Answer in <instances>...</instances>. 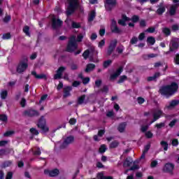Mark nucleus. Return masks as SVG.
Segmentation results:
<instances>
[{"instance_id":"nucleus-38","label":"nucleus","mask_w":179,"mask_h":179,"mask_svg":"<svg viewBox=\"0 0 179 179\" xmlns=\"http://www.w3.org/2000/svg\"><path fill=\"white\" fill-rule=\"evenodd\" d=\"M8 96V91L7 90H3L1 92V97L3 100H5Z\"/></svg>"},{"instance_id":"nucleus-63","label":"nucleus","mask_w":179,"mask_h":179,"mask_svg":"<svg viewBox=\"0 0 179 179\" xmlns=\"http://www.w3.org/2000/svg\"><path fill=\"white\" fill-rule=\"evenodd\" d=\"M144 38H145V33L140 34L138 36V40H140V41H142V40H143Z\"/></svg>"},{"instance_id":"nucleus-64","label":"nucleus","mask_w":179,"mask_h":179,"mask_svg":"<svg viewBox=\"0 0 179 179\" xmlns=\"http://www.w3.org/2000/svg\"><path fill=\"white\" fill-rule=\"evenodd\" d=\"M175 62L177 65H179V55L177 54L175 58Z\"/></svg>"},{"instance_id":"nucleus-5","label":"nucleus","mask_w":179,"mask_h":179,"mask_svg":"<svg viewBox=\"0 0 179 179\" xmlns=\"http://www.w3.org/2000/svg\"><path fill=\"white\" fill-rule=\"evenodd\" d=\"M117 6V0H105V8L106 10H113Z\"/></svg>"},{"instance_id":"nucleus-17","label":"nucleus","mask_w":179,"mask_h":179,"mask_svg":"<svg viewBox=\"0 0 179 179\" xmlns=\"http://www.w3.org/2000/svg\"><path fill=\"white\" fill-rule=\"evenodd\" d=\"M26 117H35V115H39L38 112L34 110H28L24 113Z\"/></svg>"},{"instance_id":"nucleus-24","label":"nucleus","mask_w":179,"mask_h":179,"mask_svg":"<svg viewBox=\"0 0 179 179\" xmlns=\"http://www.w3.org/2000/svg\"><path fill=\"white\" fill-rule=\"evenodd\" d=\"M96 17V11L92 10L88 15V22H93Z\"/></svg>"},{"instance_id":"nucleus-18","label":"nucleus","mask_w":179,"mask_h":179,"mask_svg":"<svg viewBox=\"0 0 179 179\" xmlns=\"http://www.w3.org/2000/svg\"><path fill=\"white\" fill-rule=\"evenodd\" d=\"M122 73V67H120L115 73L110 75V80H114V79H117L120 75Z\"/></svg>"},{"instance_id":"nucleus-30","label":"nucleus","mask_w":179,"mask_h":179,"mask_svg":"<svg viewBox=\"0 0 179 179\" xmlns=\"http://www.w3.org/2000/svg\"><path fill=\"white\" fill-rule=\"evenodd\" d=\"M98 179H113V177L111 176H104V174L103 173H99L96 176Z\"/></svg>"},{"instance_id":"nucleus-45","label":"nucleus","mask_w":179,"mask_h":179,"mask_svg":"<svg viewBox=\"0 0 179 179\" xmlns=\"http://www.w3.org/2000/svg\"><path fill=\"white\" fill-rule=\"evenodd\" d=\"M106 150H107V146H106V145H101V147L99 148V152L104 153L106 152Z\"/></svg>"},{"instance_id":"nucleus-47","label":"nucleus","mask_w":179,"mask_h":179,"mask_svg":"<svg viewBox=\"0 0 179 179\" xmlns=\"http://www.w3.org/2000/svg\"><path fill=\"white\" fill-rule=\"evenodd\" d=\"M147 33H155L156 31V28L155 27H149L146 29Z\"/></svg>"},{"instance_id":"nucleus-52","label":"nucleus","mask_w":179,"mask_h":179,"mask_svg":"<svg viewBox=\"0 0 179 179\" xmlns=\"http://www.w3.org/2000/svg\"><path fill=\"white\" fill-rule=\"evenodd\" d=\"M15 132L13 131H8L3 134V136H10V135H13Z\"/></svg>"},{"instance_id":"nucleus-2","label":"nucleus","mask_w":179,"mask_h":179,"mask_svg":"<svg viewBox=\"0 0 179 179\" xmlns=\"http://www.w3.org/2000/svg\"><path fill=\"white\" fill-rule=\"evenodd\" d=\"M68 2H69V6L67 8L66 15L67 16H70V15H72V13L75 12L76 8L79 7V1L68 0Z\"/></svg>"},{"instance_id":"nucleus-44","label":"nucleus","mask_w":179,"mask_h":179,"mask_svg":"<svg viewBox=\"0 0 179 179\" xmlns=\"http://www.w3.org/2000/svg\"><path fill=\"white\" fill-rule=\"evenodd\" d=\"M0 121L6 122L8 121V116L6 115H0Z\"/></svg>"},{"instance_id":"nucleus-7","label":"nucleus","mask_w":179,"mask_h":179,"mask_svg":"<svg viewBox=\"0 0 179 179\" xmlns=\"http://www.w3.org/2000/svg\"><path fill=\"white\" fill-rule=\"evenodd\" d=\"M62 21L55 16L52 17V27L55 29H59L62 26Z\"/></svg>"},{"instance_id":"nucleus-62","label":"nucleus","mask_w":179,"mask_h":179,"mask_svg":"<svg viewBox=\"0 0 179 179\" xmlns=\"http://www.w3.org/2000/svg\"><path fill=\"white\" fill-rule=\"evenodd\" d=\"M140 26L141 27H146V21H145V20H141Z\"/></svg>"},{"instance_id":"nucleus-6","label":"nucleus","mask_w":179,"mask_h":179,"mask_svg":"<svg viewBox=\"0 0 179 179\" xmlns=\"http://www.w3.org/2000/svg\"><path fill=\"white\" fill-rule=\"evenodd\" d=\"M38 128L41 129L42 132L45 133L48 132L49 129L47 125H45V119H44V116H42L41 119L39 120V122L38 123Z\"/></svg>"},{"instance_id":"nucleus-55","label":"nucleus","mask_w":179,"mask_h":179,"mask_svg":"<svg viewBox=\"0 0 179 179\" xmlns=\"http://www.w3.org/2000/svg\"><path fill=\"white\" fill-rule=\"evenodd\" d=\"M130 43L131 44H136V43H138V38L136 36L133 37L131 39Z\"/></svg>"},{"instance_id":"nucleus-42","label":"nucleus","mask_w":179,"mask_h":179,"mask_svg":"<svg viewBox=\"0 0 179 179\" xmlns=\"http://www.w3.org/2000/svg\"><path fill=\"white\" fill-rule=\"evenodd\" d=\"M164 127H166V123L165 122H161V123L155 124V128H157V129L164 128Z\"/></svg>"},{"instance_id":"nucleus-49","label":"nucleus","mask_w":179,"mask_h":179,"mask_svg":"<svg viewBox=\"0 0 179 179\" xmlns=\"http://www.w3.org/2000/svg\"><path fill=\"white\" fill-rule=\"evenodd\" d=\"M106 44V41L104 39H102L99 43V45H98V47L99 48H103V47H104Z\"/></svg>"},{"instance_id":"nucleus-21","label":"nucleus","mask_w":179,"mask_h":179,"mask_svg":"<svg viewBox=\"0 0 179 179\" xmlns=\"http://www.w3.org/2000/svg\"><path fill=\"white\" fill-rule=\"evenodd\" d=\"M179 105V100L177 99H174L172 100L170 103L169 106H166V108H174V107H177V106Z\"/></svg>"},{"instance_id":"nucleus-11","label":"nucleus","mask_w":179,"mask_h":179,"mask_svg":"<svg viewBox=\"0 0 179 179\" xmlns=\"http://www.w3.org/2000/svg\"><path fill=\"white\" fill-rule=\"evenodd\" d=\"M27 66L29 65L27 64V62H20L18 66H17V73H23L26 69H27Z\"/></svg>"},{"instance_id":"nucleus-12","label":"nucleus","mask_w":179,"mask_h":179,"mask_svg":"<svg viewBox=\"0 0 179 179\" xmlns=\"http://www.w3.org/2000/svg\"><path fill=\"white\" fill-rule=\"evenodd\" d=\"M163 115V111L162 110L157 109L153 113V120L150 122V125H152L153 122H155V121H157L160 117Z\"/></svg>"},{"instance_id":"nucleus-15","label":"nucleus","mask_w":179,"mask_h":179,"mask_svg":"<svg viewBox=\"0 0 179 179\" xmlns=\"http://www.w3.org/2000/svg\"><path fill=\"white\" fill-rule=\"evenodd\" d=\"M65 69H66V67H59L57 71V73L54 76V79H61V78H62V73H64V71H65Z\"/></svg>"},{"instance_id":"nucleus-10","label":"nucleus","mask_w":179,"mask_h":179,"mask_svg":"<svg viewBox=\"0 0 179 179\" xmlns=\"http://www.w3.org/2000/svg\"><path fill=\"white\" fill-rule=\"evenodd\" d=\"M170 51H176V50H178V38H174L171 41L169 45Z\"/></svg>"},{"instance_id":"nucleus-33","label":"nucleus","mask_w":179,"mask_h":179,"mask_svg":"<svg viewBox=\"0 0 179 179\" xmlns=\"http://www.w3.org/2000/svg\"><path fill=\"white\" fill-rule=\"evenodd\" d=\"M124 45H120L119 46H117V48H116V51L118 54H122V52H124Z\"/></svg>"},{"instance_id":"nucleus-26","label":"nucleus","mask_w":179,"mask_h":179,"mask_svg":"<svg viewBox=\"0 0 179 179\" xmlns=\"http://www.w3.org/2000/svg\"><path fill=\"white\" fill-rule=\"evenodd\" d=\"M94 68H96V65L93 64H88L85 69V72L87 73L92 72V71L94 70Z\"/></svg>"},{"instance_id":"nucleus-31","label":"nucleus","mask_w":179,"mask_h":179,"mask_svg":"<svg viewBox=\"0 0 179 179\" xmlns=\"http://www.w3.org/2000/svg\"><path fill=\"white\" fill-rule=\"evenodd\" d=\"M156 57H157V55L154 53L143 55L144 59H150V58H156Z\"/></svg>"},{"instance_id":"nucleus-53","label":"nucleus","mask_w":179,"mask_h":179,"mask_svg":"<svg viewBox=\"0 0 179 179\" xmlns=\"http://www.w3.org/2000/svg\"><path fill=\"white\" fill-rule=\"evenodd\" d=\"M149 129V125H143L141 127V132H146Z\"/></svg>"},{"instance_id":"nucleus-22","label":"nucleus","mask_w":179,"mask_h":179,"mask_svg":"<svg viewBox=\"0 0 179 179\" xmlns=\"http://www.w3.org/2000/svg\"><path fill=\"white\" fill-rule=\"evenodd\" d=\"M31 75L36 78V79H47V76L45 74L41 73V74H37V72L32 71Z\"/></svg>"},{"instance_id":"nucleus-27","label":"nucleus","mask_w":179,"mask_h":179,"mask_svg":"<svg viewBox=\"0 0 179 179\" xmlns=\"http://www.w3.org/2000/svg\"><path fill=\"white\" fill-rule=\"evenodd\" d=\"M126 127H127V123L122 122L120 124H119L117 129H118L119 132H124V131H125Z\"/></svg>"},{"instance_id":"nucleus-23","label":"nucleus","mask_w":179,"mask_h":179,"mask_svg":"<svg viewBox=\"0 0 179 179\" xmlns=\"http://www.w3.org/2000/svg\"><path fill=\"white\" fill-rule=\"evenodd\" d=\"M134 162V160L132 159V158L131 157H127L126 158L124 164H123V166L124 167H129V166H131V163Z\"/></svg>"},{"instance_id":"nucleus-34","label":"nucleus","mask_w":179,"mask_h":179,"mask_svg":"<svg viewBox=\"0 0 179 179\" xmlns=\"http://www.w3.org/2000/svg\"><path fill=\"white\" fill-rule=\"evenodd\" d=\"M160 145L162 146V148H164V150L167 151L169 149V143H167V142L161 141Z\"/></svg>"},{"instance_id":"nucleus-19","label":"nucleus","mask_w":179,"mask_h":179,"mask_svg":"<svg viewBox=\"0 0 179 179\" xmlns=\"http://www.w3.org/2000/svg\"><path fill=\"white\" fill-rule=\"evenodd\" d=\"M131 19L127 17V15H122V19L118 20V24H121V26H127L125 22H129Z\"/></svg>"},{"instance_id":"nucleus-28","label":"nucleus","mask_w":179,"mask_h":179,"mask_svg":"<svg viewBox=\"0 0 179 179\" xmlns=\"http://www.w3.org/2000/svg\"><path fill=\"white\" fill-rule=\"evenodd\" d=\"M90 52H93V50L90 49L85 50L83 54V58L85 59H87V58H89V55H90Z\"/></svg>"},{"instance_id":"nucleus-8","label":"nucleus","mask_w":179,"mask_h":179,"mask_svg":"<svg viewBox=\"0 0 179 179\" xmlns=\"http://www.w3.org/2000/svg\"><path fill=\"white\" fill-rule=\"evenodd\" d=\"M174 167L176 165L173 163H166L163 167V172L164 173H169V174L173 175V171H174Z\"/></svg>"},{"instance_id":"nucleus-37","label":"nucleus","mask_w":179,"mask_h":179,"mask_svg":"<svg viewBox=\"0 0 179 179\" xmlns=\"http://www.w3.org/2000/svg\"><path fill=\"white\" fill-rule=\"evenodd\" d=\"M113 64V60L108 59L103 62V68H108L110 66V64Z\"/></svg>"},{"instance_id":"nucleus-9","label":"nucleus","mask_w":179,"mask_h":179,"mask_svg":"<svg viewBox=\"0 0 179 179\" xmlns=\"http://www.w3.org/2000/svg\"><path fill=\"white\" fill-rule=\"evenodd\" d=\"M118 41L117 39H113L110 41V43L109 44L108 51H107V55H111L113 54L114 50H115V47H117V43Z\"/></svg>"},{"instance_id":"nucleus-35","label":"nucleus","mask_w":179,"mask_h":179,"mask_svg":"<svg viewBox=\"0 0 179 179\" xmlns=\"http://www.w3.org/2000/svg\"><path fill=\"white\" fill-rule=\"evenodd\" d=\"M30 27H29V26H25L23 28V31L24 33L26 34V36H28L29 37H30Z\"/></svg>"},{"instance_id":"nucleus-46","label":"nucleus","mask_w":179,"mask_h":179,"mask_svg":"<svg viewBox=\"0 0 179 179\" xmlns=\"http://www.w3.org/2000/svg\"><path fill=\"white\" fill-rule=\"evenodd\" d=\"M177 122H178V120L177 119H174L169 124V126L171 127V128H173V127H174V125H176V124H177Z\"/></svg>"},{"instance_id":"nucleus-29","label":"nucleus","mask_w":179,"mask_h":179,"mask_svg":"<svg viewBox=\"0 0 179 179\" xmlns=\"http://www.w3.org/2000/svg\"><path fill=\"white\" fill-rule=\"evenodd\" d=\"M159 76H160V73H156L153 76L148 77L147 78V80H148V82H152V80H156V79H157Z\"/></svg>"},{"instance_id":"nucleus-3","label":"nucleus","mask_w":179,"mask_h":179,"mask_svg":"<svg viewBox=\"0 0 179 179\" xmlns=\"http://www.w3.org/2000/svg\"><path fill=\"white\" fill-rule=\"evenodd\" d=\"M76 50H78V43L76 42V36L73 35L69 38L66 51L73 52Z\"/></svg>"},{"instance_id":"nucleus-57","label":"nucleus","mask_w":179,"mask_h":179,"mask_svg":"<svg viewBox=\"0 0 179 179\" xmlns=\"http://www.w3.org/2000/svg\"><path fill=\"white\" fill-rule=\"evenodd\" d=\"M34 155H35V156H40V155H41V151L39 148H37L35 151H34Z\"/></svg>"},{"instance_id":"nucleus-16","label":"nucleus","mask_w":179,"mask_h":179,"mask_svg":"<svg viewBox=\"0 0 179 179\" xmlns=\"http://www.w3.org/2000/svg\"><path fill=\"white\" fill-rule=\"evenodd\" d=\"M157 10H156V13L157 15H163L166 12V6H164V3L162 2L159 5L157 6Z\"/></svg>"},{"instance_id":"nucleus-54","label":"nucleus","mask_w":179,"mask_h":179,"mask_svg":"<svg viewBox=\"0 0 179 179\" xmlns=\"http://www.w3.org/2000/svg\"><path fill=\"white\" fill-rule=\"evenodd\" d=\"M145 136L148 138H153V134L152 133V131H147L145 132Z\"/></svg>"},{"instance_id":"nucleus-41","label":"nucleus","mask_w":179,"mask_h":179,"mask_svg":"<svg viewBox=\"0 0 179 179\" xmlns=\"http://www.w3.org/2000/svg\"><path fill=\"white\" fill-rule=\"evenodd\" d=\"M127 79H128L127 76H120L119 80L117 81V83H124V82H125V80H127Z\"/></svg>"},{"instance_id":"nucleus-14","label":"nucleus","mask_w":179,"mask_h":179,"mask_svg":"<svg viewBox=\"0 0 179 179\" xmlns=\"http://www.w3.org/2000/svg\"><path fill=\"white\" fill-rule=\"evenodd\" d=\"M44 174H45L46 176H49V177H57V176L59 174V171L58 169H54L52 171L45 170Z\"/></svg>"},{"instance_id":"nucleus-13","label":"nucleus","mask_w":179,"mask_h":179,"mask_svg":"<svg viewBox=\"0 0 179 179\" xmlns=\"http://www.w3.org/2000/svg\"><path fill=\"white\" fill-rule=\"evenodd\" d=\"M110 30L112 33L120 34L122 33V30L117 26V22L114 20H111Z\"/></svg>"},{"instance_id":"nucleus-32","label":"nucleus","mask_w":179,"mask_h":179,"mask_svg":"<svg viewBox=\"0 0 179 179\" xmlns=\"http://www.w3.org/2000/svg\"><path fill=\"white\" fill-rule=\"evenodd\" d=\"M147 42L151 45H153L156 43V39L153 36H150L147 38Z\"/></svg>"},{"instance_id":"nucleus-56","label":"nucleus","mask_w":179,"mask_h":179,"mask_svg":"<svg viewBox=\"0 0 179 179\" xmlns=\"http://www.w3.org/2000/svg\"><path fill=\"white\" fill-rule=\"evenodd\" d=\"M101 83H102L101 80H96L95 81V86H96V87H100V86H101Z\"/></svg>"},{"instance_id":"nucleus-25","label":"nucleus","mask_w":179,"mask_h":179,"mask_svg":"<svg viewBox=\"0 0 179 179\" xmlns=\"http://www.w3.org/2000/svg\"><path fill=\"white\" fill-rule=\"evenodd\" d=\"M85 100H86V95L84 94V95H82L81 96L78 97L77 104L78 106H80L82 104H85V103H86L85 101Z\"/></svg>"},{"instance_id":"nucleus-60","label":"nucleus","mask_w":179,"mask_h":179,"mask_svg":"<svg viewBox=\"0 0 179 179\" xmlns=\"http://www.w3.org/2000/svg\"><path fill=\"white\" fill-rule=\"evenodd\" d=\"M13 177V173L12 172H8L6 176V179H12Z\"/></svg>"},{"instance_id":"nucleus-36","label":"nucleus","mask_w":179,"mask_h":179,"mask_svg":"<svg viewBox=\"0 0 179 179\" xmlns=\"http://www.w3.org/2000/svg\"><path fill=\"white\" fill-rule=\"evenodd\" d=\"M162 32L165 36H170L171 34V31H170V29L165 27L162 29Z\"/></svg>"},{"instance_id":"nucleus-40","label":"nucleus","mask_w":179,"mask_h":179,"mask_svg":"<svg viewBox=\"0 0 179 179\" xmlns=\"http://www.w3.org/2000/svg\"><path fill=\"white\" fill-rule=\"evenodd\" d=\"M71 27H73V29H79V27H80V23L72 22Z\"/></svg>"},{"instance_id":"nucleus-4","label":"nucleus","mask_w":179,"mask_h":179,"mask_svg":"<svg viewBox=\"0 0 179 179\" xmlns=\"http://www.w3.org/2000/svg\"><path fill=\"white\" fill-rule=\"evenodd\" d=\"M75 142V137L69 136L64 138L63 143L60 145V149H66L69 145H72Z\"/></svg>"},{"instance_id":"nucleus-59","label":"nucleus","mask_w":179,"mask_h":179,"mask_svg":"<svg viewBox=\"0 0 179 179\" xmlns=\"http://www.w3.org/2000/svg\"><path fill=\"white\" fill-rule=\"evenodd\" d=\"M3 20L4 23H8V22L10 21V15H6Z\"/></svg>"},{"instance_id":"nucleus-48","label":"nucleus","mask_w":179,"mask_h":179,"mask_svg":"<svg viewBox=\"0 0 179 179\" xmlns=\"http://www.w3.org/2000/svg\"><path fill=\"white\" fill-rule=\"evenodd\" d=\"M10 33L4 34L2 36L3 40H9L10 38Z\"/></svg>"},{"instance_id":"nucleus-20","label":"nucleus","mask_w":179,"mask_h":179,"mask_svg":"<svg viewBox=\"0 0 179 179\" xmlns=\"http://www.w3.org/2000/svg\"><path fill=\"white\" fill-rule=\"evenodd\" d=\"M72 90V87H65L64 88V95L63 97L66 99V97H69L71 96V91Z\"/></svg>"},{"instance_id":"nucleus-61","label":"nucleus","mask_w":179,"mask_h":179,"mask_svg":"<svg viewBox=\"0 0 179 179\" xmlns=\"http://www.w3.org/2000/svg\"><path fill=\"white\" fill-rule=\"evenodd\" d=\"M172 145L173 146H178V140L177 138L172 140Z\"/></svg>"},{"instance_id":"nucleus-43","label":"nucleus","mask_w":179,"mask_h":179,"mask_svg":"<svg viewBox=\"0 0 179 179\" xmlns=\"http://www.w3.org/2000/svg\"><path fill=\"white\" fill-rule=\"evenodd\" d=\"M84 37H85V34H78L77 36V40H76V42L78 41V43H80L82 41V40H83Z\"/></svg>"},{"instance_id":"nucleus-58","label":"nucleus","mask_w":179,"mask_h":179,"mask_svg":"<svg viewBox=\"0 0 179 179\" xmlns=\"http://www.w3.org/2000/svg\"><path fill=\"white\" fill-rule=\"evenodd\" d=\"M131 20H132V22H134V23H136V22H138V20H139V17L137 15H134L131 17Z\"/></svg>"},{"instance_id":"nucleus-51","label":"nucleus","mask_w":179,"mask_h":179,"mask_svg":"<svg viewBox=\"0 0 179 179\" xmlns=\"http://www.w3.org/2000/svg\"><path fill=\"white\" fill-rule=\"evenodd\" d=\"M30 132H31V134H32L33 135H38V131H37V129H34V128L30 129Z\"/></svg>"},{"instance_id":"nucleus-1","label":"nucleus","mask_w":179,"mask_h":179,"mask_svg":"<svg viewBox=\"0 0 179 179\" xmlns=\"http://www.w3.org/2000/svg\"><path fill=\"white\" fill-rule=\"evenodd\" d=\"M177 90H178V85L176 83H172L169 85L161 87L159 93L162 94V96H167L169 97L176 93Z\"/></svg>"},{"instance_id":"nucleus-39","label":"nucleus","mask_w":179,"mask_h":179,"mask_svg":"<svg viewBox=\"0 0 179 179\" xmlns=\"http://www.w3.org/2000/svg\"><path fill=\"white\" fill-rule=\"evenodd\" d=\"M119 145H120V143H118V141H115L110 143V148H111L112 149H114L115 148H117Z\"/></svg>"},{"instance_id":"nucleus-50","label":"nucleus","mask_w":179,"mask_h":179,"mask_svg":"<svg viewBox=\"0 0 179 179\" xmlns=\"http://www.w3.org/2000/svg\"><path fill=\"white\" fill-rule=\"evenodd\" d=\"M83 85H87V83H89V82H90V78L87 77V78H83Z\"/></svg>"}]
</instances>
